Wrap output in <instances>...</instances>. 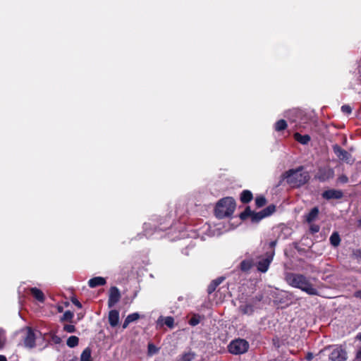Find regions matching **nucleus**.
Segmentation results:
<instances>
[{"instance_id": "obj_16", "label": "nucleus", "mask_w": 361, "mask_h": 361, "mask_svg": "<svg viewBox=\"0 0 361 361\" xmlns=\"http://www.w3.org/2000/svg\"><path fill=\"white\" fill-rule=\"evenodd\" d=\"M311 140L309 135H300L298 133H295V140H297L302 145H307Z\"/></svg>"}, {"instance_id": "obj_44", "label": "nucleus", "mask_w": 361, "mask_h": 361, "mask_svg": "<svg viewBox=\"0 0 361 361\" xmlns=\"http://www.w3.org/2000/svg\"><path fill=\"white\" fill-rule=\"evenodd\" d=\"M354 296L357 298L361 299V290L355 291L354 293Z\"/></svg>"}, {"instance_id": "obj_5", "label": "nucleus", "mask_w": 361, "mask_h": 361, "mask_svg": "<svg viewBox=\"0 0 361 361\" xmlns=\"http://www.w3.org/2000/svg\"><path fill=\"white\" fill-rule=\"evenodd\" d=\"M23 334V343L26 348H32L35 346L36 336L30 327H26L22 330Z\"/></svg>"}, {"instance_id": "obj_20", "label": "nucleus", "mask_w": 361, "mask_h": 361, "mask_svg": "<svg viewBox=\"0 0 361 361\" xmlns=\"http://www.w3.org/2000/svg\"><path fill=\"white\" fill-rule=\"evenodd\" d=\"M195 357V353L191 351L183 353L177 361H192Z\"/></svg>"}, {"instance_id": "obj_23", "label": "nucleus", "mask_w": 361, "mask_h": 361, "mask_svg": "<svg viewBox=\"0 0 361 361\" xmlns=\"http://www.w3.org/2000/svg\"><path fill=\"white\" fill-rule=\"evenodd\" d=\"M79 343V338L75 336H70L67 341L66 344L70 348H74L78 345Z\"/></svg>"}, {"instance_id": "obj_35", "label": "nucleus", "mask_w": 361, "mask_h": 361, "mask_svg": "<svg viewBox=\"0 0 361 361\" xmlns=\"http://www.w3.org/2000/svg\"><path fill=\"white\" fill-rule=\"evenodd\" d=\"M159 349L152 343L148 344V353L149 355H154L158 353Z\"/></svg>"}, {"instance_id": "obj_1", "label": "nucleus", "mask_w": 361, "mask_h": 361, "mask_svg": "<svg viewBox=\"0 0 361 361\" xmlns=\"http://www.w3.org/2000/svg\"><path fill=\"white\" fill-rule=\"evenodd\" d=\"M235 209V202L233 197H227L221 199L216 204L215 214L219 219L230 216Z\"/></svg>"}, {"instance_id": "obj_39", "label": "nucleus", "mask_w": 361, "mask_h": 361, "mask_svg": "<svg viewBox=\"0 0 361 361\" xmlns=\"http://www.w3.org/2000/svg\"><path fill=\"white\" fill-rule=\"evenodd\" d=\"M341 111L345 114H350L352 112V109L349 105H343L341 106Z\"/></svg>"}, {"instance_id": "obj_14", "label": "nucleus", "mask_w": 361, "mask_h": 361, "mask_svg": "<svg viewBox=\"0 0 361 361\" xmlns=\"http://www.w3.org/2000/svg\"><path fill=\"white\" fill-rule=\"evenodd\" d=\"M293 182V169H289L287 172L283 174L279 184L283 183H291Z\"/></svg>"}, {"instance_id": "obj_30", "label": "nucleus", "mask_w": 361, "mask_h": 361, "mask_svg": "<svg viewBox=\"0 0 361 361\" xmlns=\"http://www.w3.org/2000/svg\"><path fill=\"white\" fill-rule=\"evenodd\" d=\"M274 211H275V206L269 205L261 212L264 215V216L267 217V216L271 215V214H273L274 212Z\"/></svg>"}, {"instance_id": "obj_38", "label": "nucleus", "mask_w": 361, "mask_h": 361, "mask_svg": "<svg viewBox=\"0 0 361 361\" xmlns=\"http://www.w3.org/2000/svg\"><path fill=\"white\" fill-rule=\"evenodd\" d=\"M63 330L68 333H73L75 331V327L72 324H66L63 326Z\"/></svg>"}, {"instance_id": "obj_41", "label": "nucleus", "mask_w": 361, "mask_h": 361, "mask_svg": "<svg viewBox=\"0 0 361 361\" xmlns=\"http://www.w3.org/2000/svg\"><path fill=\"white\" fill-rule=\"evenodd\" d=\"M71 302L78 308H82V304L75 298H73Z\"/></svg>"}, {"instance_id": "obj_21", "label": "nucleus", "mask_w": 361, "mask_h": 361, "mask_svg": "<svg viewBox=\"0 0 361 361\" xmlns=\"http://www.w3.org/2000/svg\"><path fill=\"white\" fill-rule=\"evenodd\" d=\"M252 199V194L250 190H243L240 195V200L243 203H248Z\"/></svg>"}, {"instance_id": "obj_45", "label": "nucleus", "mask_w": 361, "mask_h": 361, "mask_svg": "<svg viewBox=\"0 0 361 361\" xmlns=\"http://www.w3.org/2000/svg\"><path fill=\"white\" fill-rule=\"evenodd\" d=\"M130 324L126 319H125L123 324V329H126L128 326Z\"/></svg>"}, {"instance_id": "obj_10", "label": "nucleus", "mask_w": 361, "mask_h": 361, "mask_svg": "<svg viewBox=\"0 0 361 361\" xmlns=\"http://www.w3.org/2000/svg\"><path fill=\"white\" fill-rule=\"evenodd\" d=\"M121 298V294L119 290L114 286L111 287L109 290V300H108V306L109 307H114L119 300Z\"/></svg>"}, {"instance_id": "obj_3", "label": "nucleus", "mask_w": 361, "mask_h": 361, "mask_svg": "<svg viewBox=\"0 0 361 361\" xmlns=\"http://www.w3.org/2000/svg\"><path fill=\"white\" fill-rule=\"evenodd\" d=\"M295 287L310 295H317V289L302 275H295Z\"/></svg>"}, {"instance_id": "obj_18", "label": "nucleus", "mask_w": 361, "mask_h": 361, "mask_svg": "<svg viewBox=\"0 0 361 361\" xmlns=\"http://www.w3.org/2000/svg\"><path fill=\"white\" fill-rule=\"evenodd\" d=\"M318 214H319L318 208L317 207L312 208L310 210V212L307 214V215L306 216L307 221L309 224L312 223L313 221H314L317 218Z\"/></svg>"}, {"instance_id": "obj_6", "label": "nucleus", "mask_w": 361, "mask_h": 361, "mask_svg": "<svg viewBox=\"0 0 361 361\" xmlns=\"http://www.w3.org/2000/svg\"><path fill=\"white\" fill-rule=\"evenodd\" d=\"M334 176V171L329 166L320 167L315 175V178L320 182H325Z\"/></svg>"}, {"instance_id": "obj_49", "label": "nucleus", "mask_w": 361, "mask_h": 361, "mask_svg": "<svg viewBox=\"0 0 361 361\" xmlns=\"http://www.w3.org/2000/svg\"><path fill=\"white\" fill-rule=\"evenodd\" d=\"M0 361H7L6 357L4 355H0Z\"/></svg>"}, {"instance_id": "obj_47", "label": "nucleus", "mask_w": 361, "mask_h": 361, "mask_svg": "<svg viewBox=\"0 0 361 361\" xmlns=\"http://www.w3.org/2000/svg\"><path fill=\"white\" fill-rule=\"evenodd\" d=\"M3 334V331L0 329V348H3L4 343L1 341V334Z\"/></svg>"}, {"instance_id": "obj_34", "label": "nucleus", "mask_w": 361, "mask_h": 361, "mask_svg": "<svg viewBox=\"0 0 361 361\" xmlns=\"http://www.w3.org/2000/svg\"><path fill=\"white\" fill-rule=\"evenodd\" d=\"M73 317V313L71 311H66L61 318V320L71 321Z\"/></svg>"}, {"instance_id": "obj_8", "label": "nucleus", "mask_w": 361, "mask_h": 361, "mask_svg": "<svg viewBox=\"0 0 361 361\" xmlns=\"http://www.w3.org/2000/svg\"><path fill=\"white\" fill-rule=\"evenodd\" d=\"M274 255V252H267L266 255V257L262 260H260L257 264V269L261 272H266L269 267L271 262L273 259V257Z\"/></svg>"}, {"instance_id": "obj_17", "label": "nucleus", "mask_w": 361, "mask_h": 361, "mask_svg": "<svg viewBox=\"0 0 361 361\" xmlns=\"http://www.w3.org/2000/svg\"><path fill=\"white\" fill-rule=\"evenodd\" d=\"M224 280V277H219V278L212 281V283H210V285L208 286V289H207L208 293L211 294L212 293H213L216 290V287L219 284H221Z\"/></svg>"}, {"instance_id": "obj_13", "label": "nucleus", "mask_w": 361, "mask_h": 361, "mask_svg": "<svg viewBox=\"0 0 361 361\" xmlns=\"http://www.w3.org/2000/svg\"><path fill=\"white\" fill-rule=\"evenodd\" d=\"M106 283L104 277L97 276L89 280L88 285L90 288H95L99 286H104Z\"/></svg>"}, {"instance_id": "obj_46", "label": "nucleus", "mask_w": 361, "mask_h": 361, "mask_svg": "<svg viewBox=\"0 0 361 361\" xmlns=\"http://www.w3.org/2000/svg\"><path fill=\"white\" fill-rule=\"evenodd\" d=\"M287 281L290 285H291V286L293 285V278L287 276Z\"/></svg>"}, {"instance_id": "obj_22", "label": "nucleus", "mask_w": 361, "mask_h": 361, "mask_svg": "<svg viewBox=\"0 0 361 361\" xmlns=\"http://www.w3.org/2000/svg\"><path fill=\"white\" fill-rule=\"evenodd\" d=\"M80 361H92L91 350L89 348L82 351L80 355Z\"/></svg>"}, {"instance_id": "obj_28", "label": "nucleus", "mask_w": 361, "mask_h": 361, "mask_svg": "<svg viewBox=\"0 0 361 361\" xmlns=\"http://www.w3.org/2000/svg\"><path fill=\"white\" fill-rule=\"evenodd\" d=\"M252 267V262L250 260H243L240 263V269L243 271H247L250 270V269Z\"/></svg>"}, {"instance_id": "obj_43", "label": "nucleus", "mask_w": 361, "mask_h": 361, "mask_svg": "<svg viewBox=\"0 0 361 361\" xmlns=\"http://www.w3.org/2000/svg\"><path fill=\"white\" fill-rule=\"evenodd\" d=\"M355 361H361V348L356 353Z\"/></svg>"}, {"instance_id": "obj_32", "label": "nucleus", "mask_w": 361, "mask_h": 361, "mask_svg": "<svg viewBox=\"0 0 361 361\" xmlns=\"http://www.w3.org/2000/svg\"><path fill=\"white\" fill-rule=\"evenodd\" d=\"M201 317L197 314H195L189 321V324L191 326H196L200 322Z\"/></svg>"}, {"instance_id": "obj_40", "label": "nucleus", "mask_w": 361, "mask_h": 361, "mask_svg": "<svg viewBox=\"0 0 361 361\" xmlns=\"http://www.w3.org/2000/svg\"><path fill=\"white\" fill-rule=\"evenodd\" d=\"M338 181L341 183H347L348 182V178L347 176L342 174L338 176Z\"/></svg>"}, {"instance_id": "obj_42", "label": "nucleus", "mask_w": 361, "mask_h": 361, "mask_svg": "<svg viewBox=\"0 0 361 361\" xmlns=\"http://www.w3.org/2000/svg\"><path fill=\"white\" fill-rule=\"evenodd\" d=\"M276 245V240H273V241H271L269 243V248L271 249V250L269 252H271V251H274V247Z\"/></svg>"}, {"instance_id": "obj_51", "label": "nucleus", "mask_w": 361, "mask_h": 361, "mask_svg": "<svg viewBox=\"0 0 361 361\" xmlns=\"http://www.w3.org/2000/svg\"><path fill=\"white\" fill-rule=\"evenodd\" d=\"M59 340H60V338H58L57 339H56V343L59 342Z\"/></svg>"}, {"instance_id": "obj_27", "label": "nucleus", "mask_w": 361, "mask_h": 361, "mask_svg": "<svg viewBox=\"0 0 361 361\" xmlns=\"http://www.w3.org/2000/svg\"><path fill=\"white\" fill-rule=\"evenodd\" d=\"M264 218H265V216L262 212L256 213L253 212L251 217V220L252 222H258Z\"/></svg>"}, {"instance_id": "obj_11", "label": "nucleus", "mask_w": 361, "mask_h": 361, "mask_svg": "<svg viewBox=\"0 0 361 361\" xmlns=\"http://www.w3.org/2000/svg\"><path fill=\"white\" fill-rule=\"evenodd\" d=\"M343 194L341 190L334 189L327 190L324 191L322 194V197L326 200H338L341 199L343 197Z\"/></svg>"}, {"instance_id": "obj_25", "label": "nucleus", "mask_w": 361, "mask_h": 361, "mask_svg": "<svg viewBox=\"0 0 361 361\" xmlns=\"http://www.w3.org/2000/svg\"><path fill=\"white\" fill-rule=\"evenodd\" d=\"M300 118L302 123H306L308 120L306 114L300 109H295V118Z\"/></svg>"}, {"instance_id": "obj_7", "label": "nucleus", "mask_w": 361, "mask_h": 361, "mask_svg": "<svg viewBox=\"0 0 361 361\" xmlns=\"http://www.w3.org/2000/svg\"><path fill=\"white\" fill-rule=\"evenodd\" d=\"M310 176L307 171H305L303 168H300L295 170V187H299L309 180Z\"/></svg>"}, {"instance_id": "obj_15", "label": "nucleus", "mask_w": 361, "mask_h": 361, "mask_svg": "<svg viewBox=\"0 0 361 361\" xmlns=\"http://www.w3.org/2000/svg\"><path fill=\"white\" fill-rule=\"evenodd\" d=\"M30 293L39 302H43L44 301V295L41 290L37 288H30Z\"/></svg>"}, {"instance_id": "obj_36", "label": "nucleus", "mask_w": 361, "mask_h": 361, "mask_svg": "<svg viewBox=\"0 0 361 361\" xmlns=\"http://www.w3.org/2000/svg\"><path fill=\"white\" fill-rule=\"evenodd\" d=\"M174 319L172 317H166L164 319V324L169 328L173 327Z\"/></svg>"}, {"instance_id": "obj_29", "label": "nucleus", "mask_w": 361, "mask_h": 361, "mask_svg": "<svg viewBox=\"0 0 361 361\" xmlns=\"http://www.w3.org/2000/svg\"><path fill=\"white\" fill-rule=\"evenodd\" d=\"M253 212L250 209V207H247L243 212H242L240 215L241 219L244 220L248 217H252Z\"/></svg>"}, {"instance_id": "obj_12", "label": "nucleus", "mask_w": 361, "mask_h": 361, "mask_svg": "<svg viewBox=\"0 0 361 361\" xmlns=\"http://www.w3.org/2000/svg\"><path fill=\"white\" fill-rule=\"evenodd\" d=\"M109 322L111 326L115 327L119 322V312L116 310H112L109 313Z\"/></svg>"}, {"instance_id": "obj_24", "label": "nucleus", "mask_w": 361, "mask_h": 361, "mask_svg": "<svg viewBox=\"0 0 361 361\" xmlns=\"http://www.w3.org/2000/svg\"><path fill=\"white\" fill-rule=\"evenodd\" d=\"M240 311L244 314H251L253 312V307L251 305H244L239 307Z\"/></svg>"}, {"instance_id": "obj_9", "label": "nucleus", "mask_w": 361, "mask_h": 361, "mask_svg": "<svg viewBox=\"0 0 361 361\" xmlns=\"http://www.w3.org/2000/svg\"><path fill=\"white\" fill-rule=\"evenodd\" d=\"M334 152L338 158L342 161H345L348 164L353 163L351 155L345 149H343L341 147L336 145L333 147Z\"/></svg>"}, {"instance_id": "obj_48", "label": "nucleus", "mask_w": 361, "mask_h": 361, "mask_svg": "<svg viewBox=\"0 0 361 361\" xmlns=\"http://www.w3.org/2000/svg\"><path fill=\"white\" fill-rule=\"evenodd\" d=\"M312 357H313V355H312V353H308V354L307 355V359L308 360H312Z\"/></svg>"}, {"instance_id": "obj_19", "label": "nucleus", "mask_w": 361, "mask_h": 361, "mask_svg": "<svg viewBox=\"0 0 361 361\" xmlns=\"http://www.w3.org/2000/svg\"><path fill=\"white\" fill-rule=\"evenodd\" d=\"M330 243L334 247H338L341 243V238L338 232H334L329 238Z\"/></svg>"}, {"instance_id": "obj_26", "label": "nucleus", "mask_w": 361, "mask_h": 361, "mask_svg": "<svg viewBox=\"0 0 361 361\" xmlns=\"http://www.w3.org/2000/svg\"><path fill=\"white\" fill-rule=\"evenodd\" d=\"M287 127V123L285 120L281 119L278 121L275 124V130L276 131H281L286 129Z\"/></svg>"}, {"instance_id": "obj_50", "label": "nucleus", "mask_w": 361, "mask_h": 361, "mask_svg": "<svg viewBox=\"0 0 361 361\" xmlns=\"http://www.w3.org/2000/svg\"><path fill=\"white\" fill-rule=\"evenodd\" d=\"M357 338L359 339L360 341H361V333H360L359 334H357Z\"/></svg>"}, {"instance_id": "obj_37", "label": "nucleus", "mask_w": 361, "mask_h": 361, "mask_svg": "<svg viewBox=\"0 0 361 361\" xmlns=\"http://www.w3.org/2000/svg\"><path fill=\"white\" fill-rule=\"evenodd\" d=\"M310 231L312 234L318 233L319 231L320 227L319 225L312 223H310Z\"/></svg>"}, {"instance_id": "obj_31", "label": "nucleus", "mask_w": 361, "mask_h": 361, "mask_svg": "<svg viewBox=\"0 0 361 361\" xmlns=\"http://www.w3.org/2000/svg\"><path fill=\"white\" fill-rule=\"evenodd\" d=\"M130 323L137 321L140 319V314L137 312L130 314L126 318Z\"/></svg>"}, {"instance_id": "obj_2", "label": "nucleus", "mask_w": 361, "mask_h": 361, "mask_svg": "<svg viewBox=\"0 0 361 361\" xmlns=\"http://www.w3.org/2000/svg\"><path fill=\"white\" fill-rule=\"evenodd\" d=\"M248 342L243 338L235 339L228 345V352L233 355L244 354L248 350Z\"/></svg>"}, {"instance_id": "obj_4", "label": "nucleus", "mask_w": 361, "mask_h": 361, "mask_svg": "<svg viewBox=\"0 0 361 361\" xmlns=\"http://www.w3.org/2000/svg\"><path fill=\"white\" fill-rule=\"evenodd\" d=\"M331 353L329 355V359L331 361H346L348 354L345 348L342 345H333L329 347Z\"/></svg>"}, {"instance_id": "obj_33", "label": "nucleus", "mask_w": 361, "mask_h": 361, "mask_svg": "<svg viewBox=\"0 0 361 361\" xmlns=\"http://www.w3.org/2000/svg\"><path fill=\"white\" fill-rule=\"evenodd\" d=\"M255 204L257 207H262L266 204V199L262 196L257 197L255 200Z\"/></svg>"}]
</instances>
